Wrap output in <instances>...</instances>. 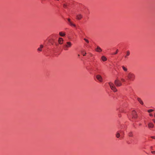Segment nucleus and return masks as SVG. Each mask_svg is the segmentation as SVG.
<instances>
[{
    "mask_svg": "<svg viewBox=\"0 0 155 155\" xmlns=\"http://www.w3.org/2000/svg\"><path fill=\"white\" fill-rule=\"evenodd\" d=\"M83 17V15L81 14H80L77 15L76 16V19L78 20L81 19Z\"/></svg>",
    "mask_w": 155,
    "mask_h": 155,
    "instance_id": "8",
    "label": "nucleus"
},
{
    "mask_svg": "<svg viewBox=\"0 0 155 155\" xmlns=\"http://www.w3.org/2000/svg\"><path fill=\"white\" fill-rule=\"evenodd\" d=\"M118 50L117 49L116 50V53H114V54H117V53L118 52Z\"/></svg>",
    "mask_w": 155,
    "mask_h": 155,
    "instance_id": "23",
    "label": "nucleus"
},
{
    "mask_svg": "<svg viewBox=\"0 0 155 155\" xmlns=\"http://www.w3.org/2000/svg\"><path fill=\"white\" fill-rule=\"evenodd\" d=\"M116 137L117 138L119 137H120V134L119 132H117L116 133Z\"/></svg>",
    "mask_w": 155,
    "mask_h": 155,
    "instance_id": "19",
    "label": "nucleus"
},
{
    "mask_svg": "<svg viewBox=\"0 0 155 155\" xmlns=\"http://www.w3.org/2000/svg\"><path fill=\"white\" fill-rule=\"evenodd\" d=\"M126 55L124 56V58H128V56L130 55V51H127L126 52Z\"/></svg>",
    "mask_w": 155,
    "mask_h": 155,
    "instance_id": "14",
    "label": "nucleus"
},
{
    "mask_svg": "<svg viewBox=\"0 0 155 155\" xmlns=\"http://www.w3.org/2000/svg\"><path fill=\"white\" fill-rule=\"evenodd\" d=\"M84 40L87 43H89V41L88 39H86V38H84Z\"/></svg>",
    "mask_w": 155,
    "mask_h": 155,
    "instance_id": "21",
    "label": "nucleus"
},
{
    "mask_svg": "<svg viewBox=\"0 0 155 155\" xmlns=\"http://www.w3.org/2000/svg\"><path fill=\"white\" fill-rule=\"evenodd\" d=\"M121 67L122 68L123 70L125 72H127L128 69L127 66L124 65H122L121 66Z\"/></svg>",
    "mask_w": 155,
    "mask_h": 155,
    "instance_id": "11",
    "label": "nucleus"
},
{
    "mask_svg": "<svg viewBox=\"0 0 155 155\" xmlns=\"http://www.w3.org/2000/svg\"><path fill=\"white\" fill-rule=\"evenodd\" d=\"M95 51L96 52H101L102 51V49L99 46H97L95 49Z\"/></svg>",
    "mask_w": 155,
    "mask_h": 155,
    "instance_id": "9",
    "label": "nucleus"
},
{
    "mask_svg": "<svg viewBox=\"0 0 155 155\" xmlns=\"http://www.w3.org/2000/svg\"><path fill=\"white\" fill-rule=\"evenodd\" d=\"M128 135L130 137H132L133 136V134L131 132L129 133Z\"/></svg>",
    "mask_w": 155,
    "mask_h": 155,
    "instance_id": "18",
    "label": "nucleus"
},
{
    "mask_svg": "<svg viewBox=\"0 0 155 155\" xmlns=\"http://www.w3.org/2000/svg\"><path fill=\"white\" fill-rule=\"evenodd\" d=\"M59 35L61 37H64L66 35L65 32L64 31H60L59 33Z\"/></svg>",
    "mask_w": 155,
    "mask_h": 155,
    "instance_id": "13",
    "label": "nucleus"
},
{
    "mask_svg": "<svg viewBox=\"0 0 155 155\" xmlns=\"http://www.w3.org/2000/svg\"><path fill=\"white\" fill-rule=\"evenodd\" d=\"M43 47V45H40V47L38 48L37 49L38 51L39 52L41 51L42 50V48Z\"/></svg>",
    "mask_w": 155,
    "mask_h": 155,
    "instance_id": "16",
    "label": "nucleus"
},
{
    "mask_svg": "<svg viewBox=\"0 0 155 155\" xmlns=\"http://www.w3.org/2000/svg\"><path fill=\"white\" fill-rule=\"evenodd\" d=\"M114 84L117 87H120L122 85L121 81L118 79L115 80L114 82Z\"/></svg>",
    "mask_w": 155,
    "mask_h": 155,
    "instance_id": "4",
    "label": "nucleus"
},
{
    "mask_svg": "<svg viewBox=\"0 0 155 155\" xmlns=\"http://www.w3.org/2000/svg\"><path fill=\"white\" fill-rule=\"evenodd\" d=\"M64 7H65L66 6V5H64Z\"/></svg>",
    "mask_w": 155,
    "mask_h": 155,
    "instance_id": "28",
    "label": "nucleus"
},
{
    "mask_svg": "<svg viewBox=\"0 0 155 155\" xmlns=\"http://www.w3.org/2000/svg\"><path fill=\"white\" fill-rule=\"evenodd\" d=\"M72 45V44L71 42L67 41L66 44L64 45L63 48L65 51L68 50V48H70Z\"/></svg>",
    "mask_w": 155,
    "mask_h": 155,
    "instance_id": "2",
    "label": "nucleus"
},
{
    "mask_svg": "<svg viewBox=\"0 0 155 155\" xmlns=\"http://www.w3.org/2000/svg\"><path fill=\"white\" fill-rule=\"evenodd\" d=\"M108 84L111 90L114 92H115L117 91V90L116 87L115 85L113 83L110 82L108 83Z\"/></svg>",
    "mask_w": 155,
    "mask_h": 155,
    "instance_id": "3",
    "label": "nucleus"
},
{
    "mask_svg": "<svg viewBox=\"0 0 155 155\" xmlns=\"http://www.w3.org/2000/svg\"><path fill=\"white\" fill-rule=\"evenodd\" d=\"M148 127L149 128H153L154 127V125L152 123H149L148 124Z\"/></svg>",
    "mask_w": 155,
    "mask_h": 155,
    "instance_id": "12",
    "label": "nucleus"
},
{
    "mask_svg": "<svg viewBox=\"0 0 155 155\" xmlns=\"http://www.w3.org/2000/svg\"><path fill=\"white\" fill-rule=\"evenodd\" d=\"M152 120L153 121V122H154V123L155 124V119H153Z\"/></svg>",
    "mask_w": 155,
    "mask_h": 155,
    "instance_id": "24",
    "label": "nucleus"
},
{
    "mask_svg": "<svg viewBox=\"0 0 155 155\" xmlns=\"http://www.w3.org/2000/svg\"><path fill=\"white\" fill-rule=\"evenodd\" d=\"M137 101L141 105H143V103L142 100L140 98H138L137 99Z\"/></svg>",
    "mask_w": 155,
    "mask_h": 155,
    "instance_id": "17",
    "label": "nucleus"
},
{
    "mask_svg": "<svg viewBox=\"0 0 155 155\" xmlns=\"http://www.w3.org/2000/svg\"><path fill=\"white\" fill-rule=\"evenodd\" d=\"M151 153L152 154H155V151H152Z\"/></svg>",
    "mask_w": 155,
    "mask_h": 155,
    "instance_id": "25",
    "label": "nucleus"
},
{
    "mask_svg": "<svg viewBox=\"0 0 155 155\" xmlns=\"http://www.w3.org/2000/svg\"><path fill=\"white\" fill-rule=\"evenodd\" d=\"M120 80H121V82H125L126 81H125V80L124 78H121L120 79Z\"/></svg>",
    "mask_w": 155,
    "mask_h": 155,
    "instance_id": "20",
    "label": "nucleus"
},
{
    "mask_svg": "<svg viewBox=\"0 0 155 155\" xmlns=\"http://www.w3.org/2000/svg\"><path fill=\"white\" fill-rule=\"evenodd\" d=\"M153 111H154V110L153 109H150V110H147V111L149 113H150L151 112Z\"/></svg>",
    "mask_w": 155,
    "mask_h": 155,
    "instance_id": "22",
    "label": "nucleus"
},
{
    "mask_svg": "<svg viewBox=\"0 0 155 155\" xmlns=\"http://www.w3.org/2000/svg\"><path fill=\"white\" fill-rule=\"evenodd\" d=\"M127 80L128 81H133L135 79V76L134 73L129 72L127 74Z\"/></svg>",
    "mask_w": 155,
    "mask_h": 155,
    "instance_id": "1",
    "label": "nucleus"
},
{
    "mask_svg": "<svg viewBox=\"0 0 155 155\" xmlns=\"http://www.w3.org/2000/svg\"><path fill=\"white\" fill-rule=\"evenodd\" d=\"M131 117L133 119H136L137 117V115L135 111L134 110L132 111L131 114Z\"/></svg>",
    "mask_w": 155,
    "mask_h": 155,
    "instance_id": "5",
    "label": "nucleus"
},
{
    "mask_svg": "<svg viewBox=\"0 0 155 155\" xmlns=\"http://www.w3.org/2000/svg\"><path fill=\"white\" fill-rule=\"evenodd\" d=\"M149 115L150 117H152L153 116V115L152 114H150Z\"/></svg>",
    "mask_w": 155,
    "mask_h": 155,
    "instance_id": "26",
    "label": "nucleus"
},
{
    "mask_svg": "<svg viewBox=\"0 0 155 155\" xmlns=\"http://www.w3.org/2000/svg\"><path fill=\"white\" fill-rule=\"evenodd\" d=\"M154 117L155 118V113H154Z\"/></svg>",
    "mask_w": 155,
    "mask_h": 155,
    "instance_id": "29",
    "label": "nucleus"
},
{
    "mask_svg": "<svg viewBox=\"0 0 155 155\" xmlns=\"http://www.w3.org/2000/svg\"><path fill=\"white\" fill-rule=\"evenodd\" d=\"M58 42L59 44L62 45L64 42V40L62 38L59 37L58 39Z\"/></svg>",
    "mask_w": 155,
    "mask_h": 155,
    "instance_id": "10",
    "label": "nucleus"
},
{
    "mask_svg": "<svg viewBox=\"0 0 155 155\" xmlns=\"http://www.w3.org/2000/svg\"><path fill=\"white\" fill-rule=\"evenodd\" d=\"M86 54V53H85L84 54H83V55L84 56Z\"/></svg>",
    "mask_w": 155,
    "mask_h": 155,
    "instance_id": "27",
    "label": "nucleus"
},
{
    "mask_svg": "<svg viewBox=\"0 0 155 155\" xmlns=\"http://www.w3.org/2000/svg\"><path fill=\"white\" fill-rule=\"evenodd\" d=\"M68 24L69 25L74 27H76V25L74 24L73 21H71L70 18H68Z\"/></svg>",
    "mask_w": 155,
    "mask_h": 155,
    "instance_id": "6",
    "label": "nucleus"
},
{
    "mask_svg": "<svg viewBox=\"0 0 155 155\" xmlns=\"http://www.w3.org/2000/svg\"><path fill=\"white\" fill-rule=\"evenodd\" d=\"M101 60L103 61H107V59L104 56H102L101 58Z\"/></svg>",
    "mask_w": 155,
    "mask_h": 155,
    "instance_id": "15",
    "label": "nucleus"
},
{
    "mask_svg": "<svg viewBox=\"0 0 155 155\" xmlns=\"http://www.w3.org/2000/svg\"><path fill=\"white\" fill-rule=\"evenodd\" d=\"M96 78L97 80L100 82H102L103 81V78L101 75L99 74L97 75L96 76Z\"/></svg>",
    "mask_w": 155,
    "mask_h": 155,
    "instance_id": "7",
    "label": "nucleus"
}]
</instances>
